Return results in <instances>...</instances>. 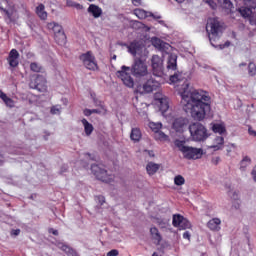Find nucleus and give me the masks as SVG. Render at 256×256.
Masks as SVG:
<instances>
[{"mask_svg": "<svg viewBox=\"0 0 256 256\" xmlns=\"http://www.w3.org/2000/svg\"><path fill=\"white\" fill-rule=\"evenodd\" d=\"M30 69L34 71V73H41L43 68L38 63L33 62L30 64Z\"/></svg>", "mask_w": 256, "mask_h": 256, "instance_id": "ea45409f", "label": "nucleus"}, {"mask_svg": "<svg viewBox=\"0 0 256 256\" xmlns=\"http://www.w3.org/2000/svg\"><path fill=\"white\" fill-rule=\"evenodd\" d=\"M35 89L44 93L47 91V80L43 76H37L35 79Z\"/></svg>", "mask_w": 256, "mask_h": 256, "instance_id": "a211bd4d", "label": "nucleus"}, {"mask_svg": "<svg viewBox=\"0 0 256 256\" xmlns=\"http://www.w3.org/2000/svg\"><path fill=\"white\" fill-rule=\"evenodd\" d=\"M129 71L136 79H144V77L149 76V66L147 62L141 58L134 59L131 67L122 66L121 70L117 72V77H119L125 87H129V89H133L135 86V80L131 77Z\"/></svg>", "mask_w": 256, "mask_h": 256, "instance_id": "f03ea898", "label": "nucleus"}, {"mask_svg": "<svg viewBox=\"0 0 256 256\" xmlns=\"http://www.w3.org/2000/svg\"><path fill=\"white\" fill-rule=\"evenodd\" d=\"M187 125H189V120L186 118H176L174 122L172 123V128L176 133H183L185 129H187Z\"/></svg>", "mask_w": 256, "mask_h": 256, "instance_id": "f8f14e48", "label": "nucleus"}, {"mask_svg": "<svg viewBox=\"0 0 256 256\" xmlns=\"http://www.w3.org/2000/svg\"><path fill=\"white\" fill-rule=\"evenodd\" d=\"M241 17H250L251 9H256L255 0H235Z\"/></svg>", "mask_w": 256, "mask_h": 256, "instance_id": "423d86ee", "label": "nucleus"}, {"mask_svg": "<svg viewBox=\"0 0 256 256\" xmlns=\"http://www.w3.org/2000/svg\"><path fill=\"white\" fill-rule=\"evenodd\" d=\"M117 255H119V251H118V250H115V249L109 251V252L106 254V256H117Z\"/></svg>", "mask_w": 256, "mask_h": 256, "instance_id": "8fccbe9b", "label": "nucleus"}, {"mask_svg": "<svg viewBox=\"0 0 256 256\" xmlns=\"http://www.w3.org/2000/svg\"><path fill=\"white\" fill-rule=\"evenodd\" d=\"M81 123L84 127V133L89 137L93 133V124L89 123L85 118L81 120Z\"/></svg>", "mask_w": 256, "mask_h": 256, "instance_id": "cd10ccee", "label": "nucleus"}, {"mask_svg": "<svg viewBox=\"0 0 256 256\" xmlns=\"http://www.w3.org/2000/svg\"><path fill=\"white\" fill-rule=\"evenodd\" d=\"M154 138L156 141H169V136H167V134L161 130H158V132L154 133Z\"/></svg>", "mask_w": 256, "mask_h": 256, "instance_id": "473e14b6", "label": "nucleus"}, {"mask_svg": "<svg viewBox=\"0 0 256 256\" xmlns=\"http://www.w3.org/2000/svg\"><path fill=\"white\" fill-rule=\"evenodd\" d=\"M68 7H75V9H83V6L77 2H73L71 0H67Z\"/></svg>", "mask_w": 256, "mask_h": 256, "instance_id": "37998d69", "label": "nucleus"}, {"mask_svg": "<svg viewBox=\"0 0 256 256\" xmlns=\"http://www.w3.org/2000/svg\"><path fill=\"white\" fill-rule=\"evenodd\" d=\"M225 147V138L223 136H216L212 140V144L208 146V149H212L213 151H221Z\"/></svg>", "mask_w": 256, "mask_h": 256, "instance_id": "2eb2a0df", "label": "nucleus"}, {"mask_svg": "<svg viewBox=\"0 0 256 256\" xmlns=\"http://www.w3.org/2000/svg\"><path fill=\"white\" fill-rule=\"evenodd\" d=\"M145 153H146L147 155H149V157H155V154L153 153V151L145 150Z\"/></svg>", "mask_w": 256, "mask_h": 256, "instance_id": "bf43d9fd", "label": "nucleus"}, {"mask_svg": "<svg viewBox=\"0 0 256 256\" xmlns=\"http://www.w3.org/2000/svg\"><path fill=\"white\" fill-rule=\"evenodd\" d=\"M253 9H255V8H251V14H250V16L244 17V19H250V24H251V25H256V20L253 19V18H251V15H253Z\"/></svg>", "mask_w": 256, "mask_h": 256, "instance_id": "49530a36", "label": "nucleus"}, {"mask_svg": "<svg viewBox=\"0 0 256 256\" xmlns=\"http://www.w3.org/2000/svg\"><path fill=\"white\" fill-rule=\"evenodd\" d=\"M158 80H155L153 78H150L149 80H147V82L143 85V89L145 93H151L157 89H159V87H161V83H163V81L161 80V77H157Z\"/></svg>", "mask_w": 256, "mask_h": 256, "instance_id": "9b49d317", "label": "nucleus"}, {"mask_svg": "<svg viewBox=\"0 0 256 256\" xmlns=\"http://www.w3.org/2000/svg\"><path fill=\"white\" fill-rule=\"evenodd\" d=\"M181 105L186 113H190L195 121H203L211 113V96L203 90H193L187 82L179 89Z\"/></svg>", "mask_w": 256, "mask_h": 256, "instance_id": "f257e3e1", "label": "nucleus"}, {"mask_svg": "<svg viewBox=\"0 0 256 256\" xmlns=\"http://www.w3.org/2000/svg\"><path fill=\"white\" fill-rule=\"evenodd\" d=\"M175 1H177V3H183V1L185 0H175Z\"/></svg>", "mask_w": 256, "mask_h": 256, "instance_id": "69168bd1", "label": "nucleus"}, {"mask_svg": "<svg viewBox=\"0 0 256 256\" xmlns=\"http://www.w3.org/2000/svg\"><path fill=\"white\" fill-rule=\"evenodd\" d=\"M160 168L161 165L154 162H148L146 165V171L150 176L155 175V173H157V171H159Z\"/></svg>", "mask_w": 256, "mask_h": 256, "instance_id": "5701e85b", "label": "nucleus"}, {"mask_svg": "<svg viewBox=\"0 0 256 256\" xmlns=\"http://www.w3.org/2000/svg\"><path fill=\"white\" fill-rule=\"evenodd\" d=\"M88 13H91L95 19H98V17H101L103 10L95 4H91L88 7Z\"/></svg>", "mask_w": 256, "mask_h": 256, "instance_id": "4be33fe9", "label": "nucleus"}, {"mask_svg": "<svg viewBox=\"0 0 256 256\" xmlns=\"http://www.w3.org/2000/svg\"><path fill=\"white\" fill-rule=\"evenodd\" d=\"M152 256H158V255H157V253H156V252H154V253L152 254Z\"/></svg>", "mask_w": 256, "mask_h": 256, "instance_id": "338daca9", "label": "nucleus"}, {"mask_svg": "<svg viewBox=\"0 0 256 256\" xmlns=\"http://www.w3.org/2000/svg\"><path fill=\"white\" fill-rule=\"evenodd\" d=\"M249 135H252V137H256V131L253 128H248Z\"/></svg>", "mask_w": 256, "mask_h": 256, "instance_id": "3c124183", "label": "nucleus"}, {"mask_svg": "<svg viewBox=\"0 0 256 256\" xmlns=\"http://www.w3.org/2000/svg\"><path fill=\"white\" fill-rule=\"evenodd\" d=\"M0 99L4 101L7 107H15V102L13 101V99L9 98L8 95L3 93L2 91H0Z\"/></svg>", "mask_w": 256, "mask_h": 256, "instance_id": "c756f323", "label": "nucleus"}, {"mask_svg": "<svg viewBox=\"0 0 256 256\" xmlns=\"http://www.w3.org/2000/svg\"><path fill=\"white\" fill-rule=\"evenodd\" d=\"M145 29H146V31H149V29H150V28H149V27H147V26H145Z\"/></svg>", "mask_w": 256, "mask_h": 256, "instance_id": "774afa93", "label": "nucleus"}, {"mask_svg": "<svg viewBox=\"0 0 256 256\" xmlns=\"http://www.w3.org/2000/svg\"><path fill=\"white\" fill-rule=\"evenodd\" d=\"M248 73L251 75V77H255L256 75V65L255 63H250L248 65Z\"/></svg>", "mask_w": 256, "mask_h": 256, "instance_id": "a19ab883", "label": "nucleus"}, {"mask_svg": "<svg viewBox=\"0 0 256 256\" xmlns=\"http://www.w3.org/2000/svg\"><path fill=\"white\" fill-rule=\"evenodd\" d=\"M206 31L212 47H217L215 45L216 41H219V35L223 33V26L219 23V20L215 18H210L206 24Z\"/></svg>", "mask_w": 256, "mask_h": 256, "instance_id": "20e7f679", "label": "nucleus"}, {"mask_svg": "<svg viewBox=\"0 0 256 256\" xmlns=\"http://www.w3.org/2000/svg\"><path fill=\"white\" fill-rule=\"evenodd\" d=\"M213 163H215V165H217V163H219V157L213 158Z\"/></svg>", "mask_w": 256, "mask_h": 256, "instance_id": "e2e57ef3", "label": "nucleus"}, {"mask_svg": "<svg viewBox=\"0 0 256 256\" xmlns=\"http://www.w3.org/2000/svg\"><path fill=\"white\" fill-rule=\"evenodd\" d=\"M159 104H160V111L162 112L163 115L169 111V98H160L159 99Z\"/></svg>", "mask_w": 256, "mask_h": 256, "instance_id": "bb28decb", "label": "nucleus"}, {"mask_svg": "<svg viewBox=\"0 0 256 256\" xmlns=\"http://www.w3.org/2000/svg\"><path fill=\"white\" fill-rule=\"evenodd\" d=\"M249 165H251V158H249V156H245L240 162V169L245 171Z\"/></svg>", "mask_w": 256, "mask_h": 256, "instance_id": "c9c22d12", "label": "nucleus"}, {"mask_svg": "<svg viewBox=\"0 0 256 256\" xmlns=\"http://www.w3.org/2000/svg\"><path fill=\"white\" fill-rule=\"evenodd\" d=\"M49 233H52V235H59V232L53 228L49 229Z\"/></svg>", "mask_w": 256, "mask_h": 256, "instance_id": "13d9d810", "label": "nucleus"}, {"mask_svg": "<svg viewBox=\"0 0 256 256\" xmlns=\"http://www.w3.org/2000/svg\"><path fill=\"white\" fill-rule=\"evenodd\" d=\"M134 15L138 17V19H147V17H153V19H161L160 15H155L151 12H147L139 8L134 10Z\"/></svg>", "mask_w": 256, "mask_h": 256, "instance_id": "dca6fc26", "label": "nucleus"}, {"mask_svg": "<svg viewBox=\"0 0 256 256\" xmlns=\"http://www.w3.org/2000/svg\"><path fill=\"white\" fill-rule=\"evenodd\" d=\"M190 135L193 141H205L209 138L207 128L203 124L196 122L189 126Z\"/></svg>", "mask_w": 256, "mask_h": 256, "instance_id": "39448f33", "label": "nucleus"}, {"mask_svg": "<svg viewBox=\"0 0 256 256\" xmlns=\"http://www.w3.org/2000/svg\"><path fill=\"white\" fill-rule=\"evenodd\" d=\"M91 110H92V115H93V113H97L98 115H101V114L105 113V108L91 109Z\"/></svg>", "mask_w": 256, "mask_h": 256, "instance_id": "de8ad7c7", "label": "nucleus"}, {"mask_svg": "<svg viewBox=\"0 0 256 256\" xmlns=\"http://www.w3.org/2000/svg\"><path fill=\"white\" fill-rule=\"evenodd\" d=\"M178 229H182V230L191 229V222H189V220H187L186 218L182 219V222L178 227Z\"/></svg>", "mask_w": 256, "mask_h": 256, "instance_id": "4c0bfd02", "label": "nucleus"}, {"mask_svg": "<svg viewBox=\"0 0 256 256\" xmlns=\"http://www.w3.org/2000/svg\"><path fill=\"white\" fill-rule=\"evenodd\" d=\"M57 247H58V249H61L62 251L67 253V255H71V256H76L77 255L75 253L74 249H71L69 246H67V244H64L63 242H59L57 244Z\"/></svg>", "mask_w": 256, "mask_h": 256, "instance_id": "c85d7f7f", "label": "nucleus"}, {"mask_svg": "<svg viewBox=\"0 0 256 256\" xmlns=\"http://www.w3.org/2000/svg\"><path fill=\"white\" fill-rule=\"evenodd\" d=\"M84 115H85L86 117L91 116V115H92V110H91V109H85V110H84Z\"/></svg>", "mask_w": 256, "mask_h": 256, "instance_id": "5fc2aeb1", "label": "nucleus"}, {"mask_svg": "<svg viewBox=\"0 0 256 256\" xmlns=\"http://www.w3.org/2000/svg\"><path fill=\"white\" fill-rule=\"evenodd\" d=\"M4 162L5 158L3 157V155H0V165H3Z\"/></svg>", "mask_w": 256, "mask_h": 256, "instance_id": "680f3d73", "label": "nucleus"}, {"mask_svg": "<svg viewBox=\"0 0 256 256\" xmlns=\"http://www.w3.org/2000/svg\"><path fill=\"white\" fill-rule=\"evenodd\" d=\"M232 207H234V209H239L241 207V199L239 198V194L236 192L232 195Z\"/></svg>", "mask_w": 256, "mask_h": 256, "instance_id": "2f4dec72", "label": "nucleus"}, {"mask_svg": "<svg viewBox=\"0 0 256 256\" xmlns=\"http://www.w3.org/2000/svg\"><path fill=\"white\" fill-rule=\"evenodd\" d=\"M128 52L135 57V55H142L144 46L141 42H132L127 45Z\"/></svg>", "mask_w": 256, "mask_h": 256, "instance_id": "4468645a", "label": "nucleus"}, {"mask_svg": "<svg viewBox=\"0 0 256 256\" xmlns=\"http://www.w3.org/2000/svg\"><path fill=\"white\" fill-rule=\"evenodd\" d=\"M157 225L160 229H167L169 227V222L167 220H157Z\"/></svg>", "mask_w": 256, "mask_h": 256, "instance_id": "79ce46f5", "label": "nucleus"}, {"mask_svg": "<svg viewBox=\"0 0 256 256\" xmlns=\"http://www.w3.org/2000/svg\"><path fill=\"white\" fill-rule=\"evenodd\" d=\"M150 235L156 245H159V243H161L163 237L161 236V233H159V229H157V227L150 228Z\"/></svg>", "mask_w": 256, "mask_h": 256, "instance_id": "aec40b11", "label": "nucleus"}, {"mask_svg": "<svg viewBox=\"0 0 256 256\" xmlns=\"http://www.w3.org/2000/svg\"><path fill=\"white\" fill-rule=\"evenodd\" d=\"M135 7H139L141 5V0H131Z\"/></svg>", "mask_w": 256, "mask_h": 256, "instance_id": "6e6d98bb", "label": "nucleus"}, {"mask_svg": "<svg viewBox=\"0 0 256 256\" xmlns=\"http://www.w3.org/2000/svg\"><path fill=\"white\" fill-rule=\"evenodd\" d=\"M47 29L54 33L55 41L59 45L65 44V39H67V37L65 36V32L63 31V26L56 22H49L47 24Z\"/></svg>", "mask_w": 256, "mask_h": 256, "instance_id": "6e6552de", "label": "nucleus"}, {"mask_svg": "<svg viewBox=\"0 0 256 256\" xmlns=\"http://www.w3.org/2000/svg\"><path fill=\"white\" fill-rule=\"evenodd\" d=\"M174 145H175V147H177V149L179 151L182 152V155L185 159L195 161V160L201 159V157H203V149L187 146L185 144V140L176 139L174 141Z\"/></svg>", "mask_w": 256, "mask_h": 256, "instance_id": "7ed1b4c3", "label": "nucleus"}, {"mask_svg": "<svg viewBox=\"0 0 256 256\" xmlns=\"http://www.w3.org/2000/svg\"><path fill=\"white\" fill-rule=\"evenodd\" d=\"M80 61H82L86 69H89L90 71H97V60L95 59V55H93V52L88 51L80 55Z\"/></svg>", "mask_w": 256, "mask_h": 256, "instance_id": "1a4fd4ad", "label": "nucleus"}, {"mask_svg": "<svg viewBox=\"0 0 256 256\" xmlns=\"http://www.w3.org/2000/svg\"><path fill=\"white\" fill-rule=\"evenodd\" d=\"M36 15H38L39 19H42V21L47 19V11H45V5L39 4L36 7Z\"/></svg>", "mask_w": 256, "mask_h": 256, "instance_id": "a878e982", "label": "nucleus"}, {"mask_svg": "<svg viewBox=\"0 0 256 256\" xmlns=\"http://www.w3.org/2000/svg\"><path fill=\"white\" fill-rule=\"evenodd\" d=\"M207 227L208 229H210V231H215V232L221 231V219L212 218L211 220L208 221Z\"/></svg>", "mask_w": 256, "mask_h": 256, "instance_id": "6ab92c4d", "label": "nucleus"}, {"mask_svg": "<svg viewBox=\"0 0 256 256\" xmlns=\"http://www.w3.org/2000/svg\"><path fill=\"white\" fill-rule=\"evenodd\" d=\"M152 71L155 77H163V58L153 55L151 59Z\"/></svg>", "mask_w": 256, "mask_h": 256, "instance_id": "9d476101", "label": "nucleus"}, {"mask_svg": "<svg viewBox=\"0 0 256 256\" xmlns=\"http://www.w3.org/2000/svg\"><path fill=\"white\" fill-rule=\"evenodd\" d=\"M149 128L154 133H157L158 131H161V129L163 128V124L160 122H149Z\"/></svg>", "mask_w": 256, "mask_h": 256, "instance_id": "72a5a7b5", "label": "nucleus"}, {"mask_svg": "<svg viewBox=\"0 0 256 256\" xmlns=\"http://www.w3.org/2000/svg\"><path fill=\"white\" fill-rule=\"evenodd\" d=\"M212 131L219 135H225V133H227V128L225 127V123H215L212 125Z\"/></svg>", "mask_w": 256, "mask_h": 256, "instance_id": "393cba45", "label": "nucleus"}, {"mask_svg": "<svg viewBox=\"0 0 256 256\" xmlns=\"http://www.w3.org/2000/svg\"><path fill=\"white\" fill-rule=\"evenodd\" d=\"M51 113H52V115H59V113H61V107L53 106L51 108Z\"/></svg>", "mask_w": 256, "mask_h": 256, "instance_id": "a18cd8bd", "label": "nucleus"}, {"mask_svg": "<svg viewBox=\"0 0 256 256\" xmlns=\"http://www.w3.org/2000/svg\"><path fill=\"white\" fill-rule=\"evenodd\" d=\"M171 83H177L181 81V74H174L170 77Z\"/></svg>", "mask_w": 256, "mask_h": 256, "instance_id": "c03bdc74", "label": "nucleus"}, {"mask_svg": "<svg viewBox=\"0 0 256 256\" xmlns=\"http://www.w3.org/2000/svg\"><path fill=\"white\" fill-rule=\"evenodd\" d=\"M130 139L132 141H140L141 140V130H139L138 128H133L130 134Z\"/></svg>", "mask_w": 256, "mask_h": 256, "instance_id": "7c9ffc66", "label": "nucleus"}, {"mask_svg": "<svg viewBox=\"0 0 256 256\" xmlns=\"http://www.w3.org/2000/svg\"><path fill=\"white\" fill-rule=\"evenodd\" d=\"M184 218L185 217L181 216L180 214H175L173 216L172 225L179 228Z\"/></svg>", "mask_w": 256, "mask_h": 256, "instance_id": "f704fd0d", "label": "nucleus"}, {"mask_svg": "<svg viewBox=\"0 0 256 256\" xmlns=\"http://www.w3.org/2000/svg\"><path fill=\"white\" fill-rule=\"evenodd\" d=\"M167 69L177 70V54H170L167 61Z\"/></svg>", "mask_w": 256, "mask_h": 256, "instance_id": "412c9836", "label": "nucleus"}, {"mask_svg": "<svg viewBox=\"0 0 256 256\" xmlns=\"http://www.w3.org/2000/svg\"><path fill=\"white\" fill-rule=\"evenodd\" d=\"M91 171L93 175H95L99 181H103V183H113V179H115V176L107 173V170L97 164L91 166Z\"/></svg>", "mask_w": 256, "mask_h": 256, "instance_id": "0eeeda50", "label": "nucleus"}, {"mask_svg": "<svg viewBox=\"0 0 256 256\" xmlns=\"http://www.w3.org/2000/svg\"><path fill=\"white\" fill-rule=\"evenodd\" d=\"M235 149H237V146L235 144H229L227 149L228 155L229 153H231V151H235Z\"/></svg>", "mask_w": 256, "mask_h": 256, "instance_id": "09e8293b", "label": "nucleus"}, {"mask_svg": "<svg viewBox=\"0 0 256 256\" xmlns=\"http://www.w3.org/2000/svg\"><path fill=\"white\" fill-rule=\"evenodd\" d=\"M152 45L156 47V49H169L171 47L168 43L163 42L161 39L154 37L152 38Z\"/></svg>", "mask_w": 256, "mask_h": 256, "instance_id": "b1692460", "label": "nucleus"}, {"mask_svg": "<svg viewBox=\"0 0 256 256\" xmlns=\"http://www.w3.org/2000/svg\"><path fill=\"white\" fill-rule=\"evenodd\" d=\"M218 3L224 9H232L233 8V2H231V0H218Z\"/></svg>", "mask_w": 256, "mask_h": 256, "instance_id": "e433bc0d", "label": "nucleus"}, {"mask_svg": "<svg viewBox=\"0 0 256 256\" xmlns=\"http://www.w3.org/2000/svg\"><path fill=\"white\" fill-rule=\"evenodd\" d=\"M19 233H21L20 229H16V230L11 231V235H13L14 237H17V235H19Z\"/></svg>", "mask_w": 256, "mask_h": 256, "instance_id": "864d4df0", "label": "nucleus"}, {"mask_svg": "<svg viewBox=\"0 0 256 256\" xmlns=\"http://www.w3.org/2000/svg\"><path fill=\"white\" fill-rule=\"evenodd\" d=\"M174 184L178 187H181V185H185V178L181 175H177L174 178Z\"/></svg>", "mask_w": 256, "mask_h": 256, "instance_id": "58836bf2", "label": "nucleus"}, {"mask_svg": "<svg viewBox=\"0 0 256 256\" xmlns=\"http://www.w3.org/2000/svg\"><path fill=\"white\" fill-rule=\"evenodd\" d=\"M0 9L6 13L8 19H13V17H15V8L9 4V1L0 0Z\"/></svg>", "mask_w": 256, "mask_h": 256, "instance_id": "ddd939ff", "label": "nucleus"}, {"mask_svg": "<svg viewBox=\"0 0 256 256\" xmlns=\"http://www.w3.org/2000/svg\"><path fill=\"white\" fill-rule=\"evenodd\" d=\"M183 239H191V233H189V231H186L183 233Z\"/></svg>", "mask_w": 256, "mask_h": 256, "instance_id": "603ef678", "label": "nucleus"}, {"mask_svg": "<svg viewBox=\"0 0 256 256\" xmlns=\"http://www.w3.org/2000/svg\"><path fill=\"white\" fill-rule=\"evenodd\" d=\"M229 45H231V43H230V42H226V43L223 44V45H219V48H220V49H225V47H229Z\"/></svg>", "mask_w": 256, "mask_h": 256, "instance_id": "052dcab7", "label": "nucleus"}, {"mask_svg": "<svg viewBox=\"0 0 256 256\" xmlns=\"http://www.w3.org/2000/svg\"><path fill=\"white\" fill-rule=\"evenodd\" d=\"M99 199L102 201V203H105V198L103 196H100Z\"/></svg>", "mask_w": 256, "mask_h": 256, "instance_id": "0e129e2a", "label": "nucleus"}, {"mask_svg": "<svg viewBox=\"0 0 256 256\" xmlns=\"http://www.w3.org/2000/svg\"><path fill=\"white\" fill-rule=\"evenodd\" d=\"M208 4L210 5V7L212 9H215V7H217V4H215V2H213V0L208 1Z\"/></svg>", "mask_w": 256, "mask_h": 256, "instance_id": "4d7b16f0", "label": "nucleus"}, {"mask_svg": "<svg viewBox=\"0 0 256 256\" xmlns=\"http://www.w3.org/2000/svg\"><path fill=\"white\" fill-rule=\"evenodd\" d=\"M10 67H17L19 65V52L16 49H12L7 59Z\"/></svg>", "mask_w": 256, "mask_h": 256, "instance_id": "f3484780", "label": "nucleus"}]
</instances>
